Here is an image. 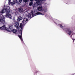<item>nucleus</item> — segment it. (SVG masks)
<instances>
[{
    "label": "nucleus",
    "instance_id": "nucleus-22",
    "mask_svg": "<svg viewBox=\"0 0 75 75\" xmlns=\"http://www.w3.org/2000/svg\"><path fill=\"white\" fill-rule=\"evenodd\" d=\"M72 75H75V74H73Z\"/></svg>",
    "mask_w": 75,
    "mask_h": 75
},
{
    "label": "nucleus",
    "instance_id": "nucleus-2",
    "mask_svg": "<svg viewBox=\"0 0 75 75\" xmlns=\"http://www.w3.org/2000/svg\"><path fill=\"white\" fill-rule=\"evenodd\" d=\"M25 24H26V22H25V20H23V21H22V23L20 24V25L18 28V30L20 31H21V35H18V37L22 41H23V36L22 35V31H23V26H24L25 25Z\"/></svg>",
    "mask_w": 75,
    "mask_h": 75
},
{
    "label": "nucleus",
    "instance_id": "nucleus-23",
    "mask_svg": "<svg viewBox=\"0 0 75 75\" xmlns=\"http://www.w3.org/2000/svg\"><path fill=\"white\" fill-rule=\"evenodd\" d=\"M72 40H75V39H72Z\"/></svg>",
    "mask_w": 75,
    "mask_h": 75
},
{
    "label": "nucleus",
    "instance_id": "nucleus-7",
    "mask_svg": "<svg viewBox=\"0 0 75 75\" xmlns=\"http://www.w3.org/2000/svg\"><path fill=\"white\" fill-rule=\"evenodd\" d=\"M6 16L7 18H9L10 19H12V16L11 15V14L9 13H7L6 15Z\"/></svg>",
    "mask_w": 75,
    "mask_h": 75
},
{
    "label": "nucleus",
    "instance_id": "nucleus-11",
    "mask_svg": "<svg viewBox=\"0 0 75 75\" xmlns=\"http://www.w3.org/2000/svg\"><path fill=\"white\" fill-rule=\"evenodd\" d=\"M23 19V18L21 16H19L17 20L18 21H20L21 20Z\"/></svg>",
    "mask_w": 75,
    "mask_h": 75
},
{
    "label": "nucleus",
    "instance_id": "nucleus-14",
    "mask_svg": "<svg viewBox=\"0 0 75 75\" xmlns=\"http://www.w3.org/2000/svg\"><path fill=\"white\" fill-rule=\"evenodd\" d=\"M36 1H38V3H41L43 0H35Z\"/></svg>",
    "mask_w": 75,
    "mask_h": 75
},
{
    "label": "nucleus",
    "instance_id": "nucleus-19",
    "mask_svg": "<svg viewBox=\"0 0 75 75\" xmlns=\"http://www.w3.org/2000/svg\"><path fill=\"white\" fill-rule=\"evenodd\" d=\"M34 0H30V1H31V2H33V1Z\"/></svg>",
    "mask_w": 75,
    "mask_h": 75
},
{
    "label": "nucleus",
    "instance_id": "nucleus-15",
    "mask_svg": "<svg viewBox=\"0 0 75 75\" xmlns=\"http://www.w3.org/2000/svg\"><path fill=\"white\" fill-rule=\"evenodd\" d=\"M16 4V2H15V1H13L12 2H11V4H12V5H13L14 4Z\"/></svg>",
    "mask_w": 75,
    "mask_h": 75
},
{
    "label": "nucleus",
    "instance_id": "nucleus-4",
    "mask_svg": "<svg viewBox=\"0 0 75 75\" xmlns=\"http://www.w3.org/2000/svg\"><path fill=\"white\" fill-rule=\"evenodd\" d=\"M6 12L8 13H10V7H7L6 8H3L1 12L2 13H6Z\"/></svg>",
    "mask_w": 75,
    "mask_h": 75
},
{
    "label": "nucleus",
    "instance_id": "nucleus-18",
    "mask_svg": "<svg viewBox=\"0 0 75 75\" xmlns=\"http://www.w3.org/2000/svg\"><path fill=\"white\" fill-rule=\"evenodd\" d=\"M59 25H60L61 28H63V26H62V25L60 24Z\"/></svg>",
    "mask_w": 75,
    "mask_h": 75
},
{
    "label": "nucleus",
    "instance_id": "nucleus-3",
    "mask_svg": "<svg viewBox=\"0 0 75 75\" xmlns=\"http://www.w3.org/2000/svg\"><path fill=\"white\" fill-rule=\"evenodd\" d=\"M64 30H65L66 31L67 33L71 37V38H72V35H71L72 34V30H71L70 28H64Z\"/></svg>",
    "mask_w": 75,
    "mask_h": 75
},
{
    "label": "nucleus",
    "instance_id": "nucleus-8",
    "mask_svg": "<svg viewBox=\"0 0 75 75\" xmlns=\"http://www.w3.org/2000/svg\"><path fill=\"white\" fill-rule=\"evenodd\" d=\"M0 21H1V23H3V24H5L6 21H4V18H1V19H0Z\"/></svg>",
    "mask_w": 75,
    "mask_h": 75
},
{
    "label": "nucleus",
    "instance_id": "nucleus-12",
    "mask_svg": "<svg viewBox=\"0 0 75 75\" xmlns=\"http://www.w3.org/2000/svg\"><path fill=\"white\" fill-rule=\"evenodd\" d=\"M17 31V30L14 29H13L11 31H12V33H15Z\"/></svg>",
    "mask_w": 75,
    "mask_h": 75
},
{
    "label": "nucleus",
    "instance_id": "nucleus-20",
    "mask_svg": "<svg viewBox=\"0 0 75 75\" xmlns=\"http://www.w3.org/2000/svg\"><path fill=\"white\" fill-rule=\"evenodd\" d=\"M16 13H17V14H18V12H16Z\"/></svg>",
    "mask_w": 75,
    "mask_h": 75
},
{
    "label": "nucleus",
    "instance_id": "nucleus-16",
    "mask_svg": "<svg viewBox=\"0 0 75 75\" xmlns=\"http://www.w3.org/2000/svg\"><path fill=\"white\" fill-rule=\"evenodd\" d=\"M23 1L24 3H27V2L28 1V0H23Z\"/></svg>",
    "mask_w": 75,
    "mask_h": 75
},
{
    "label": "nucleus",
    "instance_id": "nucleus-9",
    "mask_svg": "<svg viewBox=\"0 0 75 75\" xmlns=\"http://www.w3.org/2000/svg\"><path fill=\"white\" fill-rule=\"evenodd\" d=\"M0 29L1 30H4L6 29V26L4 25L3 26L1 27H0Z\"/></svg>",
    "mask_w": 75,
    "mask_h": 75
},
{
    "label": "nucleus",
    "instance_id": "nucleus-6",
    "mask_svg": "<svg viewBox=\"0 0 75 75\" xmlns=\"http://www.w3.org/2000/svg\"><path fill=\"white\" fill-rule=\"evenodd\" d=\"M14 25L15 27H16L17 29H18V26L19 25V23L18 22H15L14 23Z\"/></svg>",
    "mask_w": 75,
    "mask_h": 75
},
{
    "label": "nucleus",
    "instance_id": "nucleus-10",
    "mask_svg": "<svg viewBox=\"0 0 75 75\" xmlns=\"http://www.w3.org/2000/svg\"><path fill=\"white\" fill-rule=\"evenodd\" d=\"M18 10L20 13H22V12L23 11V8H19Z\"/></svg>",
    "mask_w": 75,
    "mask_h": 75
},
{
    "label": "nucleus",
    "instance_id": "nucleus-13",
    "mask_svg": "<svg viewBox=\"0 0 75 75\" xmlns=\"http://www.w3.org/2000/svg\"><path fill=\"white\" fill-rule=\"evenodd\" d=\"M22 2V0H19L18 2V1H16V3H18V4H20Z\"/></svg>",
    "mask_w": 75,
    "mask_h": 75
},
{
    "label": "nucleus",
    "instance_id": "nucleus-5",
    "mask_svg": "<svg viewBox=\"0 0 75 75\" xmlns=\"http://www.w3.org/2000/svg\"><path fill=\"white\" fill-rule=\"evenodd\" d=\"M13 29V25H9V28L7 29L6 30L10 32V31H12Z\"/></svg>",
    "mask_w": 75,
    "mask_h": 75
},
{
    "label": "nucleus",
    "instance_id": "nucleus-21",
    "mask_svg": "<svg viewBox=\"0 0 75 75\" xmlns=\"http://www.w3.org/2000/svg\"><path fill=\"white\" fill-rule=\"evenodd\" d=\"M28 21V19H26V21Z\"/></svg>",
    "mask_w": 75,
    "mask_h": 75
},
{
    "label": "nucleus",
    "instance_id": "nucleus-1",
    "mask_svg": "<svg viewBox=\"0 0 75 75\" xmlns=\"http://www.w3.org/2000/svg\"><path fill=\"white\" fill-rule=\"evenodd\" d=\"M38 11H40L41 12H38L36 13L35 14H34L33 12H32V14H30V17L31 18V16H32V15L33 17H34V16H37V15H44V14H45V13H46V11H47V9H42V7L41 6H39L38 8Z\"/></svg>",
    "mask_w": 75,
    "mask_h": 75
},
{
    "label": "nucleus",
    "instance_id": "nucleus-17",
    "mask_svg": "<svg viewBox=\"0 0 75 75\" xmlns=\"http://www.w3.org/2000/svg\"><path fill=\"white\" fill-rule=\"evenodd\" d=\"M33 3V2H31L30 4H29V6H31L32 5V4Z\"/></svg>",
    "mask_w": 75,
    "mask_h": 75
}]
</instances>
